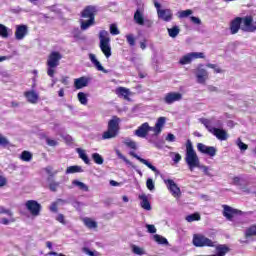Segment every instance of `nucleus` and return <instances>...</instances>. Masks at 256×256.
I'll use <instances>...</instances> for the list:
<instances>
[{
	"label": "nucleus",
	"instance_id": "60",
	"mask_svg": "<svg viewBox=\"0 0 256 256\" xmlns=\"http://www.w3.org/2000/svg\"><path fill=\"white\" fill-rule=\"evenodd\" d=\"M49 187L51 191H57V189L59 188V182H52L50 183Z\"/></svg>",
	"mask_w": 256,
	"mask_h": 256
},
{
	"label": "nucleus",
	"instance_id": "11",
	"mask_svg": "<svg viewBox=\"0 0 256 256\" xmlns=\"http://www.w3.org/2000/svg\"><path fill=\"white\" fill-rule=\"evenodd\" d=\"M197 149L199 153H202L203 155H207L208 157H210V159H213V157L217 155V149L215 148V146H207L203 143H198Z\"/></svg>",
	"mask_w": 256,
	"mask_h": 256
},
{
	"label": "nucleus",
	"instance_id": "38",
	"mask_svg": "<svg viewBox=\"0 0 256 256\" xmlns=\"http://www.w3.org/2000/svg\"><path fill=\"white\" fill-rule=\"evenodd\" d=\"M185 220L188 223H193V221H201V215L199 213H194L186 216Z\"/></svg>",
	"mask_w": 256,
	"mask_h": 256
},
{
	"label": "nucleus",
	"instance_id": "5",
	"mask_svg": "<svg viewBox=\"0 0 256 256\" xmlns=\"http://www.w3.org/2000/svg\"><path fill=\"white\" fill-rule=\"evenodd\" d=\"M134 22L141 27H153V20L145 18V14L139 9L134 13Z\"/></svg>",
	"mask_w": 256,
	"mask_h": 256
},
{
	"label": "nucleus",
	"instance_id": "25",
	"mask_svg": "<svg viewBox=\"0 0 256 256\" xmlns=\"http://www.w3.org/2000/svg\"><path fill=\"white\" fill-rule=\"evenodd\" d=\"M223 207H224V211H223L224 217H226V219H228V221H232L233 217H235V215H237V210H235L227 205H224Z\"/></svg>",
	"mask_w": 256,
	"mask_h": 256
},
{
	"label": "nucleus",
	"instance_id": "33",
	"mask_svg": "<svg viewBox=\"0 0 256 256\" xmlns=\"http://www.w3.org/2000/svg\"><path fill=\"white\" fill-rule=\"evenodd\" d=\"M9 33H11V29L3 24H0V37H2V39H7L9 37Z\"/></svg>",
	"mask_w": 256,
	"mask_h": 256
},
{
	"label": "nucleus",
	"instance_id": "3",
	"mask_svg": "<svg viewBox=\"0 0 256 256\" xmlns=\"http://www.w3.org/2000/svg\"><path fill=\"white\" fill-rule=\"evenodd\" d=\"M99 47L103 53V55H105L106 59H109V57H111L112 53H111V38L109 37V32H107L106 30H102L99 33Z\"/></svg>",
	"mask_w": 256,
	"mask_h": 256
},
{
	"label": "nucleus",
	"instance_id": "55",
	"mask_svg": "<svg viewBox=\"0 0 256 256\" xmlns=\"http://www.w3.org/2000/svg\"><path fill=\"white\" fill-rule=\"evenodd\" d=\"M146 229L151 234L157 233V228L153 224H146Z\"/></svg>",
	"mask_w": 256,
	"mask_h": 256
},
{
	"label": "nucleus",
	"instance_id": "52",
	"mask_svg": "<svg viewBox=\"0 0 256 256\" xmlns=\"http://www.w3.org/2000/svg\"><path fill=\"white\" fill-rule=\"evenodd\" d=\"M116 155H117L118 159H122V161H125V163H126L127 165H131V161H129V159H127V157H125V155H123V154L121 153V151L116 150Z\"/></svg>",
	"mask_w": 256,
	"mask_h": 256
},
{
	"label": "nucleus",
	"instance_id": "44",
	"mask_svg": "<svg viewBox=\"0 0 256 256\" xmlns=\"http://www.w3.org/2000/svg\"><path fill=\"white\" fill-rule=\"evenodd\" d=\"M20 159L22 161L29 162V161H31V159H33V155H31L29 151H23L20 156Z\"/></svg>",
	"mask_w": 256,
	"mask_h": 256
},
{
	"label": "nucleus",
	"instance_id": "21",
	"mask_svg": "<svg viewBox=\"0 0 256 256\" xmlns=\"http://www.w3.org/2000/svg\"><path fill=\"white\" fill-rule=\"evenodd\" d=\"M95 13H97V7H95V6H87L82 11V17L84 19H92V20L95 21Z\"/></svg>",
	"mask_w": 256,
	"mask_h": 256
},
{
	"label": "nucleus",
	"instance_id": "59",
	"mask_svg": "<svg viewBox=\"0 0 256 256\" xmlns=\"http://www.w3.org/2000/svg\"><path fill=\"white\" fill-rule=\"evenodd\" d=\"M45 171H46V173H47L48 175H50V177H53V175H56V174H57V172H53V167H51V166L46 167V168H45Z\"/></svg>",
	"mask_w": 256,
	"mask_h": 256
},
{
	"label": "nucleus",
	"instance_id": "8",
	"mask_svg": "<svg viewBox=\"0 0 256 256\" xmlns=\"http://www.w3.org/2000/svg\"><path fill=\"white\" fill-rule=\"evenodd\" d=\"M27 211L32 215V217H39L41 215V204L35 200H28L25 203Z\"/></svg>",
	"mask_w": 256,
	"mask_h": 256
},
{
	"label": "nucleus",
	"instance_id": "63",
	"mask_svg": "<svg viewBox=\"0 0 256 256\" xmlns=\"http://www.w3.org/2000/svg\"><path fill=\"white\" fill-rule=\"evenodd\" d=\"M46 143H47V145H49L50 147H55V146H57V141H56V140H53V139L47 138V139H46Z\"/></svg>",
	"mask_w": 256,
	"mask_h": 256
},
{
	"label": "nucleus",
	"instance_id": "53",
	"mask_svg": "<svg viewBox=\"0 0 256 256\" xmlns=\"http://www.w3.org/2000/svg\"><path fill=\"white\" fill-rule=\"evenodd\" d=\"M171 157H172V161L174 163H179V161H181V159H182L181 154H179L177 152H172Z\"/></svg>",
	"mask_w": 256,
	"mask_h": 256
},
{
	"label": "nucleus",
	"instance_id": "26",
	"mask_svg": "<svg viewBox=\"0 0 256 256\" xmlns=\"http://www.w3.org/2000/svg\"><path fill=\"white\" fill-rule=\"evenodd\" d=\"M89 60L91 61L92 65L97 69V71H105L101 62L97 59V56L93 53L88 54Z\"/></svg>",
	"mask_w": 256,
	"mask_h": 256
},
{
	"label": "nucleus",
	"instance_id": "48",
	"mask_svg": "<svg viewBox=\"0 0 256 256\" xmlns=\"http://www.w3.org/2000/svg\"><path fill=\"white\" fill-rule=\"evenodd\" d=\"M126 41L130 47H135V36L133 34L126 35Z\"/></svg>",
	"mask_w": 256,
	"mask_h": 256
},
{
	"label": "nucleus",
	"instance_id": "64",
	"mask_svg": "<svg viewBox=\"0 0 256 256\" xmlns=\"http://www.w3.org/2000/svg\"><path fill=\"white\" fill-rule=\"evenodd\" d=\"M166 141H168L169 143L175 142V135L169 133L166 137Z\"/></svg>",
	"mask_w": 256,
	"mask_h": 256
},
{
	"label": "nucleus",
	"instance_id": "14",
	"mask_svg": "<svg viewBox=\"0 0 256 256\" xmlns=\"http://www.w3.org/2000/svg\"><path fill=\"white\" fill-rule=\"evenodd\" d=\"M183 99V94L180 92H169L164 96V103L166 105H173Z\"/></svg>",
	"mask_w": 256,
	"mask_h": 256
},
{
	"label": "nucleus",
	"instance_id": "27",
	"mask_svg": "<svg viewBox=\"0 0 256 256\" xmlns=\"http://www.w3.org/2000/svg\"><path fill=\"white\" fill-rule=\"evenodd\" d=\"M232 183L233 185H236L237 187H239L241 191H243L244 193H251V191L247 189V187L243 186L245 181L241 177H238V176L234 177Z\"/></svg>",
	"mask_w": 256,
	"mask_h": 256
},
{
	"label": "nucleus",
	"instance_id": "29",
	"mask_svg": "<svg viewBox=\"0 0 256 256\" xmlns=\"http://www.w3.org/2000/svg\"><path fill=\"white\" fill-rule=\"evenodd\" d=\"M139 199L141 200L140 206L142 207V209H144L145 211H151V203H149V199L147 198V196L145 194L140 195Z\"/></svg>",
	"mask_w": 256,
	"mask_h": 256
},
{
	"label": "nucleus",
	"instance_id": "4",
	"mask_svg": "<svg viewBox=\"0 0 256 256\" xmlns=\"http://www.w3.org/2000/svg\"><path fill=\"white\" fill-rule=\"evenodd\" d=\"M192 243L195 247H215V242L202 234H194Z\"/></svg>",
	"mask_w": 256,
	"mask_h": 256
},
{
	"label": "nucleus",
	"instance_id": "37",
	"mask_svg": "<svg viewBox=\"0 0 256 256\" xmlns=\"http://www.w3.org/2000/svg\"><path fill=\"white\" fill-rule=\"evenodd\" d=\"M92 159L94 163H96V165H103V163L105 162V159H103V156H101V154L99 153H93Z\"/></svg>",
	"mask_w": 256,
	"mask_h": 256
},
{
	"label": "nucleus",
	"instance_id": "39",
	"mask_svg": "<svg viewBox=\"0 0 256 256\" xmlns=\"http://www.w3.org/2000/svg\"><path fill=\"white\" fill-rule=\"evenodd\" d=\"M154 241H156V243H159V245H169V241H167V238L158 234L154 235Z\"/></svg>",
	"mask_w": 256,
	"mask_h": 256
},
{
	"label": "nucleus",
	"instance_id": "22",
	"mask_svg": "<svg viewBox=\"0 0 256 256\" xmlns=\"http://www.w3.org/2000/svg\"><path fill=\"white\" fill-rule=\"evenodd\" d=\"M239 29H241V17H236L230 23V33L236 35V33H239Z\"/></svg>",
	"mask_w": 256,
	"mask_h": 256
},
{
	"label": "nucleus",
	"instance_id": "23",
	"mask_svg": "<svg viewBox=\"0 0 256 256\" xmlns=\"http://www.w3.org/2000/svg\"><path fill=\"white\" fill-rule=\"evenodd\" d=\"M211 133H212V135L217 137L219 139V141H227V139L229 138L227 131L220 129V128H216Z\"/></svg>",
	"mask_w": 256,
	"mask_h": 256
},
{
	"label": "nucleus",
	"instance_id": "40",
	"mask_svg": "<svg viewBox=\"0 0 256 256\" xmlns=\"http://www.w3.org/2000/svg\"><path fill=\"white\" fill-rule=\"evenodd\" d=\"M131 249H132V253H134V255H145V249L133 244L131 246Z\"/></svg>",
	"mask_w": 256,
	"mask_h": 256
},
{
	"label": "nucleus",
	"instance_id": "41",
	"mask_svg": "<svg viewBox=\"0 0 256 256\" xmlns=\"http://www.w3.org/2000/svg\"><path fill=\"white\" fill-rule=\"evenodd\" d=\"M256 237V225L250 226L245 230V237Z\"/></svg>",
	"mask_w": 256,
	"mask_h": 256
},
{
	"label": "nucleus",
	"instance_id": "2",
	"mask_svg": "<svg viewBox=\"0 0 256 256\" xmlns=\"http://www.w3.org/2000/svg\"><path fill=\"white\" fill-rule=\"evenodd\" d=\"M121 119L117 116H113L112 119L108 121L107 131L103 132L102 139L105 141L107 139H115L119 135Z\"/></svg>",
	"mask_w": 256,
	"mask_h": 256
},
{
	"label": "nucleus",
	"instance_id": "32",
	"mask_svg": "<svg viewBox=\"0 0 256 256\" xmlns=\"http://www.w3.org/2000/svg\"><path fill=\"white\" fill-rule=\"evenodd\" d=\"M76 151L79 155V158L82 159V161H84L86 165H89V163H91V160H89V157L87 156V153L85 152V150L81 148H77Z\"/></svg>",
	"mask_w": 256,
	"mask_h": 256
},
{
	"label": "nucleus",
	"instance_id": "19",
	"mask_svg": "<svg viewBox=\"0 0 256 256\" xmlns=\"http://www.w3.org/2000/svg\"><path fill=\"white\" fill-rule=\"evenodd\" d=\"M165 123H167V118L159 117L157 119L155 126L152 127L154 135H160L161 131H163V127H165Z\"/></svg>",
	"mask_w": 256,
	"mask_h": 256
},
{
	"label": "nucleus",
	"instance_id": "12",
	"mask_svg": "<svg viewBox=\"0 0 256 256\" xmlns=\"http://www.w3.org/2000/svg\"><path fill=\"white\" fill-rule=\"evenodd\" d=\"M201 123L206 127V129L211 133L212 131H215L217 127H221L223 123H221L220 120H217L215 118L212 119H201Z\"/></svg>",
	"mask_w": 256,
	"mask_h": 256
},
{
	"label": "nucleus",
	"instance_id": "24",
	"mask_svg": "<svg viewBox=\"0 0 256 256\" xmlns=\"http://www.w3.org/2000/svg\"><path fill=\"white\" fill-rule=\"evenodd\" d=\"M89 85V78L83 76L74 80L75 89H83V87H87Z\"/></svg>",
	"mask_w": 256,
	"mask_h": 256
},
{
	"label": "nucleus",
	"instance_id": "50",
	"mask_svg": "<svg viewBox=\"0 0 256 256\" xmlns=\"http://www.w3.org/2000/svg\"><path fill=\"white\" fill-rule=\"evenodd\" d=\"M82 252L85 253V255H89V256H99V252L97 251H91L89 248L87 247H83L82 248Z\"/></svg>",
	"mask_w": 256,
	"mask_h": 256
},
{
	"label": "nucleus",
	"instance_id": "54",
	"mask_svg": "<svg viewBox=\"0 0 256 256\" xmlns=\"http://www.w3.org/2000/svg\"><path fill=\"white\" fill-rule=\"evenodd\" d=\"M110 33H111V35H119V33H121V32L119 31V28H117L116 24H111L110 25Z\"/></svg>",
	"mask_w": 256,
	"mask_h": 256
},
{
	"label": "nucleus",
	"instance_id": "62",
	"mask_svg": "<svg viewBox=\"0 0 256 256\" xmlns=\"http://www.w3.org/2000/svg\"><path fill=\"white\" fill-rule=\"evenodd\" d=\"M190 21H192V23H194V25H201V19H199L195 16H191Z\"/></svg>",
	"mask_w": 256,
	"mask_h": 256
},
{
	"label": "nucleus",
	"instance_id": "35",
	"mask_svg": "<svg viewBox=\"0 0 256 256\" xmlns=\"http://www.w3.org/2000/svg\"><path fill=\"white\" fill-rule=\"evenodd\" d=\"M72 185H74L75 187H78L81 191H86V192L89 191V186H87V184L79 180H73Z\"/></svg>",
	"mask_w": 256,
	"mask_h": 256
},
{
	"label": "nucleus",
	"instance_id": "45",
	"mask_svg": "<svg viewBox=\"0 0 256 256\" xmlns=\"http://www.w3.org/2000/svg\"><path fill=\"white\" fill-rule=\"evenodd\" d=\"M0 145L1 147H9L11 145V142H9V139H7V137L0 134Z\"/></svg>",
	"mask_w": 256,
	"mask_h": 256
},
{
	"label": "nucleus",
	"instance_id": "43",
	"mask_svg": "<svg viewBox=\"0 0 256 256\" xmlns=\"http://www.w3.org/2000/svg\"><path fill=\"white\" fill-rule=\"evenodd\" d=\"M77 97L81 105H87L88 103L87 94H85L84 92H79Z\"/></svg>",
	"mask_w": 256,
	"mask_h": 256
},
{
	"label": "nucleus",
	"instance_id": "28",
	"mask_svg": "<svg viewBox=\"0 0 256 256\" xmlns=\"http://www.w3.org/2000/svg\"><path fill=\"white\" fill-rule=\"evenodd\" d=\"M116 95H118V97H122L123 99H129V96L131 95V91L125 87H118L115 90Z\"/></svg>",
	"mask_w": 256,
	"mask_h": 256
},
{
	"label": "nucleus",
	"instance_id": "34",
	"mask_svg": "<svg viewBox=\"0 0 256 256\" xmlns=\"http://www.w3.org/2000/svg\"><path fill=\"white\" fill-rule=\"evenodd\" d=\"M167 31L169 37L175 39V37H177V35H179V33L181 32V29H179V26H173L172 28H168Z\"/></svg>",
	"mask_w": 256,
	"mask_h": 256
},
{
	"label": "nucleus",
	"instance_id": "56",
	"mask_svg": "<svg viewBox=\"0 0 256 256\" xmlns=\"http://www.w3.org/2000/svg\"><path fill=\"white\" fill-rule=\"evenodd\" d=\"M56 221H58V223H61L62 225H67V222L65 221V216L63 214H58L56 216Z\"/></svg>",
	"mask_w": 256,
	"mask_h": 256
},
{
	"label": "nucleus",
	"instance_id": "30",
	"mask_svg": "<svg viewBox=\"0 0 256 256\" xmlns=\"http://www.w3.org/2000/svg\"><path fill=\"white\" fill-rule=\"evenodd\" d=\"M85 170L83 169L82 166L79 165H74V166H69L66 169V175H73L74 173H83Z\"/></svg>",
	"mask_w": 256,
	"mask_h": 256
},
{
	"label": "nucleus",
	"instance_id": "36",
	"mask_svg": "<svg viewBox=\"0 0 256 256\" xmlns=\"http://www.w3.org/2000/svg\"><path fill=\"white\" fill-rule=\"evenodd\" d=\"M94 24H95V20H93V18L88 19L87 21L82 20L81 21V29H82V31H87V29Z\"/></svg>",
	"mask_w": 256,
	"mask_h": 256
},
{
	"label": "nucleus",
	"instance_id": "10",
	"mask_svg": "<svg viewBox=\"0 0 256 256\" xmlns=\"http://www.w3.org/2000/svg\"><path fill=\"white\" fill-rule=\"evenodd\" d=\"M164 183L168 191H170L171 195L174 196L175 199H179V197H181V188L177 186V183H175V181L171 179H164Z\"/></svg>",
	"mask_w": 256,
	"mask_h": 256
},
{
	"label": "nucleus",
	"instance_id": "6",
	"mask_svg": "<svg viewBox=\"0 0 256 256\" xmlns=\"http://www.w3.org/2000/svg\"><path fill=\"white\" fill-rule=\"evenodd\" d=\"M195 59H205V53L203 52H190L182 56L179 60L180 65H190Z\"/></svg>",
	"mask_w": 256,
	"mask_h": 256
},
{
	"label": "nucleus",
	"instance_id": "57",
	"mask_svg": "<svg viewBox=\"0 0 256 256\" xmlns=\"http://www.w3.org/2000/svg\"><path fill=\"white\" fill-rule=\"evenodd\" d=\"M15 222V219H7V218H1L0 219V223L1 225H9L10 223H14Z\"/></svg>",
	"mask_w": 256,
	"mask_h": 256
},
{
	"label": "nucleus",
	"instance_id": "9",
	"mask_svg": "<svg viewBox=\"0 0 256 256\" xmlns=\"http://www.w3.org/2000/svg\"><path fill=\"white\" fill-rule=\"evenodd\" d=\"M196 81L200 85H204L207 79H209V72L203 68V64H199L195 71Z\"/></svg>",
	"mask_w": 256,
	"mask_h": 256
},
{
	"label": "nucleus",
	"instance_id": "17",
	"mask_svg": "<svg viewBox=\"0 0 256 256\" xmlns=\"http://www.w3.org/2000/svg\"><path fill=\"white\" fill-rule=\"evenodd\" d=\"M131 157H134V159H137V161H140V163H142L143 165H146V167H148V169H151V171H153V173H155L156 175H159V170L157 169V167L153 166V164H151V162H149L148 160L141 158V156L137 155L135 152L131 151L130 152Z\"/></svg>",
	"mask_w": 256,
	"mask_h": 256
},
{
	"label": "nucleus",
	"instance_id": "18",
	"mask_svg": "<svg viewBox=\"0 0 256 256\" xmlns=\"http://www.w3.org/2000/svg\"><path fill=\"white\" fill-rule=\"evenodd\" d=\"M24 97L27 99L28 103H31L32 105H37V103H39V93L35 90L24 92Z\"/></svg>",
	"mask_w": 256,
	"mask_h": 256
},
{
	"label": "nucleus",
	"instance_id": "16",
	"mask_svg": "<svg viewBox=\"0 0 256 256\" xmlns=\"http://www.w3.org/2000/svg\"><path fill=\"white\" fill-rule=\"evenodd\" d=\"M29 33V27L25 24L17 25L16 26V31H15V39L17 41H23L25 37H27V34Z\"/></svg>",
	"mask_w": 256,
	"mask_h": 256
},
{
	"label": "nucleus",
	"instance_id": "1",
	"mask_svg": "<svg viewBox=\"0 0 256 256\" xmlns=\"http://www.w3.org/2000/svg\"><path fill=\"white\" fill-rule=\"evenodd\" d=\"M185 163L189 169V171L193 172L195 169H200L203 171L207 177H213V174L209 171V166L202 165L197 152L193 148V144L191 140H187L186 143V154H185Z\"/></svg>",
	"mask_w": 256,
	"mask_h": 256
},
{
	"label": "nucleus",
	"instance_id": "13",
	"mask_svg": "<svg viewBox=\"0 0 256 256\" xmlns=\"http://www.w3.org/2000/svg\"><path fill=\"white\" fill-rule=\"evenodd\" d=\"M63 59V55L60 52L53 51L49 54L47 59L48 67H59V62Z\"/></svg>",
	"mask_w": 256,
	"mask_h": 256
},
{
	"label": "nucleus",
	"instance_id": "47",
	"mask_svg": "<svg viewBox=\"0 0 256 256\" xmlns=\"http://www.w3.org/2000/svg\"><path fill=\"white\" fill-rule=\"evenodd\" d=\"M124 144L130 149H137V143L131 139L124 140Z\"/></svg>",
	"mask_w": 256,
	"mask_h": 256
},
{
	"label": "nucleus",
	"instance_id": "51",
	"mask_svg": "<svg viewBox=\"0 0 256 256\" xmlns=\"http://www.w3.org/2000/svg\"><path fill=\"white\" fill-rule=\"evenodd\" d=\"M146 187L149 191H155V182L151 178H148L146 181Z\"/></svg>",
	"mask_w": 256,
	"mask_h": 256
},
{
	"label": "nucleus",
	"instance_id": "58",
	"mask_svg": "<svg viewBox=\"0 0 256 256\" xmlns=\"http://www.w3.org/2000/svg\"><path fill=\"white\" fill-rule=\"evenodd\" d=\"M239 149L241 151H247V144L243 143L242 141L238 140V143H237Z\"/></svg>",
	"mask_w": 256,
	"mask_h": 256
},
{
	"label": "nucleus",
	"instance_id": "46",
	"mask_svg": "<svg viewBox=\"0 0 256 256\" xmlns=\"http://www.w3.org/2000/svg\"><path fill=\"white\" fill-rule=\"evenodd\" d=\"M59 203H65V200L58 199L56 202H53L50 205V211H52V213H57V206Z\"/></svg>",
	"mask_w": 256,
	"mask_h": 256
},
{
	"label": "nucleus",
	"instance_id": "31",
	"mask_svg": "<svg viewBox=\"0 0 256 256\" xmlns=\"http://www.w3.org/2000/svg\"><path fill=\"white\" fill-rule=\"evenodd\" d=\"M83 223L88 229H97V222L93 218H83Z\"/></svg>",
	"mask_w": 256,
	"mask_h": 256
},
{
	"label": "nucleus",
	"instance_id": "20",
	"mask_svg": "<svg viewBox=\"0 0 256 256\" xmlns=\"http://www.w3.org/2000/svg\"><path fill=\"white\" fill-rule=\"evenodd\" d=\"M158 17L162 19V21L169 23V21L173 19V12L171 9H158Z\"/></svg>",
	"mask_w": 256,
	"mask_h": 256
},
{
	"label": "nucleus",
	"instance_id": "61",
	"mask_svg": "<svg viewBox=\"0 0 256 256\" xmlns=\"http://www.w3.org/2000/svg\"><path fill=\"white\" fill-rule=\"evenodd\" d=\"M47 74L49 77H54L55 75V67L48 66Z\"/></svg>",
	"mask_w": 256,
	"mask_h": 256
},
{
	"label": "nucleus",
	"instance_id": "42",
	"mask_svg": "<svg viewBox=\"0 0 256 256\" xmlns=\"http://www.w3.org/2000/svg\"><path fill=\"white\" fill-rule=\"evenodd\" d=\"M189 15H193V10H182L178 12L179 19H185V17H189Z\"/></svg>",
	"mask_w": 256,
	"mask_h": 256
},
{
	"label": "nucleus",
	"instance_id": "7",
	"mask_svg": "<svg viewBox=\"0 0 256 256\" xmlns=\"http://www.w3.org/2000/svg\"><path fill=\"white\" fill-rule=\"evenodd\" d=\"M241 30L246 33H255L256 22L253 21V16H245L241 18Z\"/></svg>",
	"mask_w": 256,
	"mask_h": 256
},
{
	"label": "nucleus",
	"instance_id": "49",
	"mask_svg": "<svg viewBox=\"0 0 256 256\" xmlns=\"http://www.w3.org/2000/svg\"><path fill=\"white\" fill-rule=\"evenodd\" d=\"M0 215H7L8 217H12L13 212L10 209L0 206Z\"/></svg>",
	"mask_w": 256,
	"mask_h": 256
},
{
	"label": "nucleus",
	"instance_id": "15",
	"mask_svg": "<svg viewBox=\"0 0 256 256\" xmlns=\"http://www.w3.org/2000/svg\"><path fill=\"white\" fill-rule=\"evenodd\" d=\"M149 131H153V127L149 126V123L145 122L135 130L134 135H136V137H140V139H145L147 138Z\"/></svg>",
	"mask_w": 256,
	"mask_h": 256
}]
</instances>
